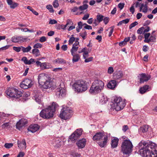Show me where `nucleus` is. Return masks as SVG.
Wrapping results in <instances>:
<instances>
[{
	"instance_id": "f257e3e1",
	"label": "nucleus",
	"mask_w": 157,
	"mask_h": 157,
	"mask_svg": "<svg viewBox=\"0 0 157 157\" xmlns=\"http://www.w3.org/2000/svg\"><path fill=\"white\" fill-rule=\"evenodd\" d=\"M139 152L146 157H157V146L149 141H141L138 145Z\"/></svg>"
},
{
	"instance_id": "f03ea898",
	"label": "nucleus",
	"mask_w": 157,
	"mask_h": 157,
	"mask_svg": "<svg viewBox=\"0 0 157 157\" xmlns=\"http://www.w3.org/2000/svg\"><path fill=\"white\" fill-rule=\"evenodd\" d=\"M58 106L55 102H53L51 105H49L40 112V116L44 119H49L52 117L56 109Z\"/></svg>"
},
{
	"instance_id": "7ed1b4c3",
	"label": "nucleus",
	"mask_w": 157,
	"mask_h": 157,
	"mask_svg": "<svg viewBox=\"0 0 157 157\" xmlns=\"http://www.w3.org/2000/svg\"><path fill=\"white\" fill-rule=\"evenodd\" d=\"M108 135L104 132L96 133L93 136V139L96 141L99 145L103 147L106 146L108 140Z\"/></svg>"
},
{
	"instance_id": "20e7f679",
	"label": "nucleus",
	"mask_w": 157,
	"mask_h": 157,
	"mask_svg": "<svg viewBox=\"0 0 157 157\" xmlns=\"http://www.w3.org/2000/svg\"><path fill=\"white\" fill-rule=\"evenodd\" d=\"M73 87L75 91L79 92L85 91L88 88V84L83 80H78L73 85Z\"/></svg>"
},
{
	"instance_id": "39448f33",
	"label": "nucleus",
	"mask_w": 157,
	"mask_h": 157,
	"mask_svg": "<svg viewBox=\"0 0 157 157\" xmlns=\"http://www.w3.org/2000/svg\"><path fill=\"white\" fill-rule=\"evenodd\" d=\"M125 101L121 97H115L113 102L111 105V107L113 110L119 111L123 109L125 106Z\"/></svg>"
},
{
	"instance_id": "423d86ee",
	"label": "nucleus",
	"mask_w": 157,
	"mask_h": 157,
	"mask_svg": "<svg viewBox=\"0 0 157 157\" xmlns=\"http://www.w3.org/2000/svg\"><path fill=\"white\" fill-rule=\"evenodd\" d=\"M133 147L132 143L129 139L124 140L121 146V151L123 154L129 155L132 152Z\"/></svg>"
},
{
	"instance_id": "0eeeda50",
	"label": "nucleus",
	"mask_w": 157,
	"mask_h": 157,
	"mask_svg": "<svg viewBox=\"0 0 157 157\" xmlns=\"http://www.w3.org/2000/svg\"><path fill=\"white\" fill-rule=\"evenodd\" d=\"M72 113V110L69 108H64L61 110L59 117L61 119L64 120L68 119L71 117Z\"/></svg>"
},
{
	"instance_id": "6e6552de",
	"label": "nucleus",
	"mask_w": 157,
	"mask_h": 157,
	"mask_svg": "<svg viewBox=\"0 0 157 157\" xmlns=\"http://www.w3.org/2000/svg\"><path fill=\"white\" fill-rule=\"evenodd\" d=\"M82 130L81 128L77 129L70 136L69 139L72 142H75L82 135Z\"/></svg>"
},
{
	"instance_id": "1a4fd4ad",
	"label": "nucleus",
	"mask_w": 157,
	"mask_h": 157,
	"mask_svg": "<svg viewBox=\"0 0 157 157\" xmlns=\"http://www.w3.org/2000/svg\"><path fill=\"white\" fill-rule=\"evenodd\" d=\"M33 82L31 79H25L20 84L21 87L24 89L30 88L33 85Z\"/></svg>"
},
{
	"instance_id": "9d476101",
	"label": "nucleus",
	"mask_w": 157,
	"mask_h": 157,
	"mask_svg": "<svg viewBox=\"0 0 157 157\" xmlns=\"http://www.w3.org/2000/svg\"><path fill=\"white\" fill-rule=\"evenodd\" d=\"M102 90L101 88H99L92 83L90 88L89 92L92 94L95 95L101 92Z\"/></svg>"
},
{
	"instance_id": "9b49d317",
	"label": "nucleus",
	"mask_w": 157,
	"mask_h": 157,
	"mask_svg": "<svg viewBox=\"0 0 157 157\" xmlns=\"http://www.w3.org/2000/svg\"><path fill=\"white\" fill-rule=\"evenodd\" d=\"M27 123L28 121L26 119L24 118H22L17 123L16 128L20 130L22 128L24 127Z\"/></svg>"
},
{
	"instance_id": "f8f14e48",
	"label": "nucleus",
	"mask_w": 157,
	"mask_h": 157,
	"mask_svg": "<svg viewBox=\"0 0 157 157\" xmlns=\"http://www.w3.org/2000/svg\"><path fill=\"white\" fill-rule=\"evenodd\" d=\"M47 77L44 74H40L38 78L39 84L40 85H43V84L47 80Z\"/></svg>"
},
{
	"instance_id": "ddd939ff",
	"label": "nucleus",
	"mask_w": 157,
	"mask_h": 157,
	"mask_svg": "<svg viewBox=\"0 0 157 157\" xmlns=\"http://www.w3.org/2000/svg\"><path fill=\"white\" fill-rule=\"evenodd\" d=\"M28 38H23L22 36H13L11 38V41L14 43L22 42L25 41Z\"/></svg>"
},
{
	"instance_id": "4468645a",
	"label": "nucleus",
	"mask_w": 157,
	"mask_h": 157,
	"mask_svg": "<svg viewBox=\"0 0 157 157\" xmlns=\"http://www.w3.org/2000/svg\"><path fill=\"white\" fill-rule=\"evenodd\" d=\"M139 77L140 82V83H143L144 82L147 81L151 78L150 76H147L144 73L140 74Z\"/></svg>"
},
{
	"instance_id": "2eb2a0df",
	"label": "nucleus",
	"mask_w": 157,
	"mask_h": 157,
	"mask_svg": "<svg viewBox=\"0 0 157 157\" xmlns=\"http://www.w3.org/2000/svg\"><path fill=\"white\" fill-rule=\"evenodd\" d=\"M56 95L58 97H60V96H62L63 95H64L66 90L63 88H57L56 90Z\"/></svg>"
},
{
	"instance_id": "dca6fc26",
	"label": "nucleus",
	"mask_w": 157,
	"mask_h": 157,
	"mask_svg": "<svg viewBox=\"0 0 157 157\" xmlns=\"http://www.w3.org/2000/svg\"><path fill=\"white\" fill-rule=\"evenodd\" d=\"M16 92V89L14 88H9L6 91V94L10 97L14 98Z\"/></svg>"
},
{
	"instance_id": "f3484780",
	"label": "nucleus",
	"mask_w": 157,
	"mask_h": 157,
	"mask_svg": "<svg viewBox=\"0 0 157 157\" xmlns=\"http://www.w3.org/2000/svg\"><path fill=\"white\" fill-rule=\"evenodd\" d=\"M92 83L99 88H101L102 90H103L104 87V82L100 80L97 79L95 80Z\"/></svg>"
},
{
	"instance_id": "a211bd4d",
	"label": "nucleus",
	"mask_w": 157,
	"mask_h": 157,
	"mask_svg": "<svg viewBox=\"0 0 157 157\" xmlns=\"http://www.w3.org/2000/svg\"><path fill=\"white\" fill-rule=\"evenodd\" d=\"M39 126L37 124L30 125L28 129V130L32 133L36 132L39 129Z\"/></svg>"
},
{
	"instance_id": "6ab92c4d",
	"label": "nucleus",
	"mask_w": 157,
	"mask_h": 157,
	"mask_svg": "<svg viewBox=\"0 0 157 157\" xmlns=\"http://www.w3.org/2000/svg\"><path fill=\"white\" fill-rule=\"evenodd\" d=\"M86 143V140L83 138L78 141L76 144L79 148H82L85 147Z\"/></svg>"
},
{
	"instance_id": "aec40b11",
	"label": "nucleus",
	"mask_w": 157,
	"mask_h": 157,
	"mask_svg": "<svg viewBox=\"0 0 157 157\" xmlns=\"http://www.w3.org/2000/svg\"><path fill=\"white\" fill-rule=\"evenodd\" d=\"M21 60L23 61L25 64L28 65L31 64L35 62V59L31 58L29 60H28L27 58L25 56L22 58Z\"/></svg>"
},
{
	"instance_id": "412c9836",
	"label": "nucleus",
	"mask_w": 157,
	"mask_h": 157,
	"mask_svg": "<svg viewBox=\"0 0 157 157\" xmlns=\"http://www.w3.org/2000/svg\"><path fill=\"white\" fill-rule=\"evenodd\" d=\"M42 96L40 94L37 93L33 96V99L39 104H42Z\"/></svg>"
},
{
	"instance_id": "4be33fe9",
	"label": "nucleus",
	"mask_w": 157,
	"mask_h": 157,
	"mask_svg": "<svg viewBox=\"0 0 157 157\" xmlns=\"http://www.w3.org/2000/svg\"><path fill=\"white\" fill-rule=\"evenodd\" d=\"M123 74L122 71H119L113 74V77L116 80L121 79L123 77Z\"/></svg>"
},
{
	"instance_id": "5701e85b",
	"label": "nucleus",
	"mask_w": 157,
	"mask_h": 157,
	"mask_svg": "<svg viewBox=\"0 0 157 157\" xmlns=\"http://www.w3.org/2000/svg\"><path fill=\"white\" fill-rule=\"evenodd\" d=\"M116 82L115 80H112L110 81L107 84V87L108 88L113 89L116 86Z\"/></svg>"
},
{
	"instance_id": "b1692460",
	"label": "nucleus",
	"mask_w": 157,
	"mask_h": 157,
	"mask_svg": "<svg viewBox=\"0 0 157 157\" xmlns=\"http://www.w3.org/2000/svg\"><path fill=\"white\" fill-rule=\"evenodd\" d=\"M148 11V6L146 5L141 4L140 6V12H142L145 13H146Z\"/></svg>"
},
{
	"instance_id": "393cba45",
	"label": "nucleus",
	"mask_w": 157,
	"mask_h": 157,
	"mask_svg": "<svg viewBox=\"0 0 157 157\" xmlns=\"http://www.w3.org/2000/svg\"><path fill=\"white\" fill-rule=\"evenodd\" d=\"M54 63L56 64H64L66 63V61L63 58H58L55 59L53 61Z\"/></svg>"
},
{
	"instance_id": "a878e982",
	"label": "nucleus",
	"mask_w": 157,
	"mask_h": 157,
	"mask_svg": "<svg viewBox=\"0 0 157 157\" xmlns=\"http://www.w3.org/2000/svg\"><path fill=\"white\" fill-rule=\"evenodd\" d=\"M119 139L116 138L112 140L111 141V146L112 148H114L117 146L118 143Z\"/></svg>"
},
{
	"instance_id": "bb28decb",
	"label": "nucleus",
	"mask_w": 157,
	"mask_h": 157,
	"mask_svg": "<svg viewBox=\"0 0 157 157\" xmlns=\"http://www.w3.org/2000/svg\"><path fill=\"white\" fill-rule=\"evenodd\" d=\"M148 126L147 125H143L140 127L139 129V132L140 133L143 132V133L147 132L148 129Z\"/></svg>"
},
{
	"instance_id": "cd10ccee",
	"label": "nucleus",
	"mask_w": 157,
	"mask_h": 157,
	"mask_svg": "<svg viewBox=\"0 0 157 157\" xmlns=\"http://www.w3.org/2000/svg\"><path fill=\"white\" fill-rule=\"evenodd\" d=\"M18 147L21 148L25 149L26 147V143L25 140H22L21 142H19L18 141Z\"/></svg>"
},
{
	"instance_id": "c85d7f7f",
	"label": "nucleus",
	"mask_w": 157,
	"mask_h": 157,
	"mask_svg": "<svg viewBox=\"0 0 157 157\" xmlns=\"http://www.w3.org/2000/svg\"><path fill=\"white\" fill-rule=\"evenodd\" d=\"M149 86L148 85H145L143 87H141L139 90L140 93L141 94H143L146 92L149 88Z\"/></svg>"
},
{
	"instance_id": "c756f323",
	"label": "nucleus",
	"mask_w": 157,
	"mask_h": 157,
	"mask_svg": "<svg viewBox=\"0 0 157 157\" xmlns=\"http://www.w3.org/2000/svg\"><path fill=\"white\" fill-rule=\"evenodd\" d=\"M44 88L46 89L49 88L51 87V83L47 80H46L45 82L42 85Z\"/></svg>"
},
{
	"instance_id": "7c9ffc66",
	"label": "nucleus",
	"mask_w": 157,
	"mask_h": 157,
	"mask_svg": "<svg viewBox=\"0 0 157 157\" xmlns=\"http://www.w3.org/2000/svg\"><path fill=\"white\" fill-rule=\"evenodd\" d=\"M72 55L73 57L72 59L73 63L78 62L80 59V56L78 54H74Z\"/></svg>"
},
{
	"instance_id": "2f4dec72",
	"label": "nucleus",
	"mask_w": 157,
	"mask_h": 157,
	"mask_svg": "<svg viewBox=\"0 0 157 157\" xmlns=\"http://www.w3.org/2000/svg\"><path fill=\"white\" fill-rule=\"evenodd\" d=\"M22 93L20 91L16 89V92L14 94V98H18L22 96Z\"/></svg>"
},
{
	"instance_id": "473e14b6",
	"label": "nucleus",
	"mask_w": 157,
	"mask_h": 157,
	"mask_svg": "<svg viewBox=\"0 0 157 157\" xmlns=\"http://www.w3.org/2000/svg\"><path fill=\"white\" fill-rule=\"evenodd\" d=\"M79 35L82 37L83 40H85L86 38L87 33L86 31L83 29L82 32L79 33Z\"/></svg>"
},
{
	"instance_id": "72a5a7b5",
	"label": "nucleus",
	"mask_w": 157,
	"mask_h": 157,
	"mask_svg": "<svg viewBox=\"0 0 157 157\" xmlns=\"http://www.w3.org/2000/svg\"><path fill=\"white\" fill-rule=\"evenodd\" d=\"M22 48L21 50L23 53L27 52L30 51L31 49V47L29 46L26 48L22 46H21Z\"/></svg>"
},
{
	"instance_id": "f704fd0d",
	"label": "nucleus",
	"mask_w": 157,
	"mask_h": 157,
	"mask_svg": "<svg viewBox=\"0 0 157 157\" xmlns=\"http://www.w3.org/2000/svg\"><path fill=\"white\" fill-rule=\"evenodd\" d=\"M32 54L35 56H40V54L39 50L37 49H33L32 50Z\"/></svg>"
},
{
	"instance_id": "c9c22d12",
	"label": "nucleus",
	"mask_w": 157,
	"mask_h": 157,
	"mask_svg": "<svg viewBox=\"0 0 157 157\" xmlns=\"http://www.w3.org/2000/svg\"><path fill=\"white\" fill-rule=\"evenodd\" d=\"M108 101L107 98L105 97L104 96H102L100 101V103L102 105H103L105 103Z\"/></svg>"
},
{
	"instance_id": "e433bc0d",
	"label": "nucleus",
	"mask_w": 157,
	"mask_h": 157,
	"mask_svg": "<svg viewBox=\"0 0 157 157\" xmlns=\"http://www.w3.org/2000/svg\"><path fill=\"white\" fill-rule=\"evenodd\" d=\"M97 19L98 22V23H99L100 22L103 21L104 16L98 13L97 16Z\"/></svg>"
},
{
	"instance_id": "4c0bfd02",
	"label": "nucleus",
	"mask_w": 157,
	"mask_h": 157,
	"mask_svg": "<svg viewBox=\"0 0 157 157\" xmlns=\"http://www.w3.org/2000/svg\"><path fill=\"white\" fill-rule=\"evenodd\" d=\"M78 48V47L72 46V47L71 50V55H73V54H75V53L77 51Z\"/></svg>"
},
{
	"instance_id": "58836bf2",
	"label": "nucleus",
	"mask_w": 157,
	"mask_h": 157,
	"mask_svg": "<svg viewBox=\"0 0 157 157\" xmlns=\"http://www.w3.org/2000/svg\"><path fill=\"white\" fill-rule=\"evenodd\" d=\"M27 8L30 11H32V13L36 15H38L39 13L38 12H37L35 10L33 9L32 7L29 6H28L27 7Z\"/></svg>"
},
{
	"instance_id": "ea45409f",
	"label": "nucleus",
	"mask_w": 157,
	"mask_h": 157,
	"mask_svg": "<svg viewBox=\"0 0 157 157\" xmlns=\"http://www.w3.org/2000/svg\"><path fill=\"white\" fill-rule=\"evenodd\" d=\"M88 7V5L87 4H84L82 6H80L79 7L78 9L80 11L85 10Z\"/></svg>"
},
{
	"instance_id": "a19ab883",
	"label": "nucleus",
	"mask_w": 157,
	"mask_h": 157,
	"mask_svg": "<svg viewBox=\"0 0 157 157\" xmlns=\"http://www.w3.org/2000/svg\"><path fill=\"white\" fill-rule=\"evenodd\" d=\"M71 36V37L70 38L69 40L68 44L69 45H71L73 43V42L75 41V38L73 36V35H72Z\"/></svg>"
},
{
	"instance_id": "79ce46f5",
	"label": "nucleus",
	"mask_w": 157,
	"mask_h": 157,
	"mask_svg": "<svg viewBox=\"0 0 157 157\" xmlns=\"http://www.w3.org/2000/svg\"><path fill=\"white\" fill-rule=\"evenodd\" d=\"M46 8L48 9L51 13H53L54 10L53 9L52 6L51 5H47L46 6Z\"/></svg>"
},
{
	"instance_id": "37998d69",
	"label": "nucleus",
	"mask_w": 157,
	"mask_h": 157,
	"mask_svg": "<svg viewBox=\"0 0 157 157\" xmlns=\"http://www.w3.org/2000/svg\"><path fill=\"white\" fill-rule=\"evenodd\" d=\"M66 25L67 27L70 25H73V22L71 19H68L66 21Z\"/></svg>"
},
{
	"instance_id": "c03bdc74",
	"label": "nucleus",
	"mask_w": 157,
	"mask_h": 157,
	"mask_svg": "<svg viewBox=\"0 0 157 157\" xmlns=\"http://www.w3.org/2000/svg\"><path fill=\"white\" fill-rule=\"evenodd\" d=\"M83 25H84V26L83 28L84 29H85L88 30L92 29V27L91 26L88 25L86 23H84Z\"/></svg>"
},
{
	"instance_id": "a18cd8bd",
	"label": "nucleus",
	"mask_w": 157,
	"mask_h": 157,
	"mask_svg": "<svg viewBox=\"0 0 157 157\" xmlns=\"http://www.w3.org/2000/svg\"><path fill=\"white\" fill-rule=\"evenodd\" d=\"M18 5V4L17 3L14 2H13L11 4V5H10V8L14 9L16 7H17Z\"/></svg>"
},
{
	"instance_id": "49530a36",
	"label": "nucleus",
	"mask_w": 157,
	"mask_h": 157,
	"mask_svg": "<svg viewBox=\"0 0 157 157\" xmlns=\"http://www.w3.org/2000/svg\"><path fill=\"white\" fill-rule=\"evenodd\" d=\"M42 47V45L40 43H37L35 44L33 46V48L34 49H37L38 48H40Z\"/></svg>"
},
{
	"instance_id": "de8ad7c7",
	"label": "nucleus",
	"mask_w": 157,
	"mask_h": 157,
	"mask_svg": "<svg viewBox=\"0 0 157 157\" xmlns=\"http://www.w3.org/2000/svg\"><path fill=\"white\" fill-rule=\"evenodd\" d=\"M138 24V23L137 22L135 21L134 22L132 23L129 26V29H131L133 27H134L136 25H137Z\"/></svg>"
},
{
	"instance_id": "09e8293b",
	"label": "nucleus",
	"mask_w": 157,
	"mask_h": 157,
	"mask_svg": "<svg viewBox=\"0 0 157 157\" xmlns=\"http://www.w3.org/2000/svg\"><path fill=\"white\" fill-rule=\"evenodd\" d=\"M40 67L41 69H43L48 68V67H47V64L46 63H42Z\"/></svg>"
},
{
	"instance_id": "8fccbe9b",
	"label": "nucleus",
	"mask_w": 157,
	"mask_h": 157,
	"mask_svg": "<svg viewBox=\"0 0 157 157\" xmlns=\"http://www.w3.org/2000/svg\"><path fill=\"white\" fill-rule=\"evenodd\" d=\"M13 145L12 143H6L5 144V147L7 148H10Z\"/></svg>"
},
{
	"instance_id": "3c124183",
	"label": "nucleus",
	"mask_w": 157,
	"mask_h": 157,
	"mask_svg": "<svg viewBox=\"0 0 157 157\" xmlns=\"http://www.w3.org/2000/svg\"><path fill=\"white\" fill-rule=\"evenodd\" d=\"M83 52V57L84 59H86L88 56V51L86 50V48L85 49L84 52Z\"/></svg>"
},
{
	"instance_id": "603ef678",
	"label": "nucleus",
	"mask_w": 157,
	"mask_h": 157,
	"mask_svg": "<svg viewBox=\"0 0 157 157\" xmlns=\"http://www.w3.org/2000/svg\"><path fill=\"white\" fill-rule=\"evenodd\" d=\"M57 139H58V141H56V147H60V146L62 145V143H63V142H62L61 141H59V143H58V141H59V138H57Z\"/></svg>"
},
{
	"instance_id": "864d4df0",
	"label": "nucleus",
	"mask_w": 157,
	"mask_h": 157,
	"mask_svg": "<svg viewBox=\"0 0 157 157\" xmlns=\"http://www.w3.org/2000/svg\"><path fill=\"white\" fill-rule=\"evenodd\" d=\"M10 127V123L9 122L5 123L2 125V128H9Z\"/></svg>"
},
{
	"instance_id": "5fc2aeb1",
	"label": "nucleus",
	"mask_w": 157,
	"mask_h": 157,
	"mask_svg": "<svg viewBox=\"0 0 157 157\" xmlns=\"http://www.w3.org/2000/svg\"><path fill=\"white\" fill-rule=\"evenodd\" d=\"M13 49L16 52H18L20 51L21 49H22V48H21V46L20 47H13Z\"/></svg>"
},
{
	"instance_id": "6e6d98bb",
	"label": "nucleus",
	"mask_w": 157,
	"mask_h": 157,
	"mask_svg": "<svg viewBox=\"0 0 157 157\" xmlns=\"http://www.w3.org/2000/svg\"><path fill=\"white\" fill-rule=\"evenodd\" d=\"M53 6L54 8H57L58 7L59 4L57 0H55L53 3Z\"/></svg>"
},
{
	"instance_id": "4d7b16f0",
	"label": "nucleus",
	"mask_w": 157,
	"mask_h": 157,
	"mask_svg": "<svg viewBox=\"0 0 157 157\" xmlns=\"http://www.w3.org/2000/svg\"><path fill=\"white\" fill-rule=\"evenodd\" d=\"M84 26L81 21H79L78 23L77 27L79 28V29H81L82 28V26Z\"/></svg>"
},
{
	"instance_id": "13d9d810",
	"label": "nucleus",
	"mask_w": 157,
	"mask_h": 157,
	"mask_svg": "<svg viewBox=\"0 0 157 157\" xmlns=\"http://www.w3.org/2000/svg\"><path fill=\"white\" fill-rule=\"evenodd\" d=\"M71 155L73 157H80V154L76 152H73L71 154Z\"/></svg>"
},
{
	"instance_id": "bf43d9fd",
	"label": "nucleus",
	"mask_w": 157,
	"mask_h": 157,
	"mask_svg": "<svg viewBox=\"0 0 157 157\" xmlns=\"http://www.w3.org/2000/svg\"><path fill=\"white\" fill-rule=\"evenodd\" d=\"M111 29V30L109 33V36L110 37L112 35L114 30V26H112L110 28Z\"/></svg>"
},
{
	"instance_id": "052dcab7",
	"label": "nucleus",
	"mask_w": 157,
	"mask_h": 157,
	"mask_svg": "<svg viewBox=\"0 0 157 157\" xmlns=\"http://www.w3.org/2000/svg\"><path fill=\"white\" fill-rule=\"evenodd\" d=\"M105 25H106L109 21V17H104L103 20Z\"/></svg>"
},
{
	"instance_id": "680f3d73",
	"label": "nucleus",
	"mask_w": 157,
	"mask_h": 157,
	"mask_svg": "<svg viewBox=\"0 0 157 157\" xmlns=\"http://www.w3.org/2000/svg\"><path fill=\"white\" fill-rule=\"evenodd\" d=\"M113 72V69L112 67H109L108 70V73L109 74H112Z\"/></svg>"
},
{
	"instance_id": "e2e57ef3",
	"label": "nucleus",
	"mask_w": 157,
	"mask_h": 157,
	"mask_svg": "<svg viewBox=\"0 0 157 157\" xmlns=\"http://www.w3.org/2000/svg\"><path fill=\"white\" fill-rule=\"evenodd\" d=\"M39 40L40 42H43L46 40V39L45 36H43L40 38Z\"/></svg>"
},
{
	"instance_id": "0e129e2a",
	"label": "nucleus",
	"mask_w": 157,
	"mask_h": 157,
	"mask_svg": "<svg viewBox=\"0 0 157 157\" xmlns=\"http://www.w3.org/2000/svg\"><path fill=\"white\" fill-rule=\"evenodd\" d=\"M144 29V28L143 27H142L139 28L137 30V33L139 34H141L143 30Z\"/></svg>"
},
{
	"instance_id": "69168bd1",
	"label": "nucleus",
	"mask_w": 157,
	"mask_h": 157,
	"mask_svg": "<svg viewBox=\"0 0 157 157\" xmlns=\"http://www.w3.org/2000/svg\"><path fill=\"white\" fill-rule=\"evenodd\" d=\"M156 39L155 35L151 36L149 38V40L151 42H154Z\"/></svg>"
},
{
	"instance_id": "338daca9",
	"label": "nucleus",
	"mask_w": 157,
	"mask_h": 157,
	"mask_svg": "<svg viewBox=\"0 0 157 157\" xmlns=\"http://www.w3.org/2000/svg\"><path fill=\"white\" fill-rule=\"evenodd\" d=\"M128 129V127L127 125H124L122 127V130L124 132H125Z\"/></svg>"
},
{
	"instance_id": "774afa93",
	"label": "nucleus",
	"mask_w": 157,
	"mask_h": 157,
	"mask_svg": "<svg viewBox=\"0 0 157 157\" xmlns=\"http://www.w3.org/2000/svg\"><path fill=\"white\" fill-rule=\"evenodd\" d=\"M89 17V14L88 13L85 14L82 18L83 20H87Z\"/></svg>"
}]
</instances>
